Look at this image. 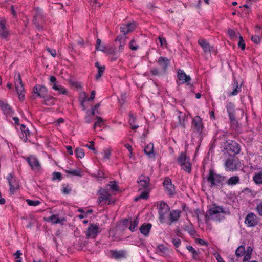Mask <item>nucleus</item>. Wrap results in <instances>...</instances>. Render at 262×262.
I'll use <instances>...</instances> for the list:
<instances>
[{"label": "nucleus", "mask_w": 262, "mask_h": 262, "mask_svg": "<svg viewBox=\"0 0 262 262\" xmlns=\"http://www.w3.org/2000/svg\"><path fill=\"white\" fill-rule=\"evenodd\" d=\"M227 212L224 209L223 206H217L213 204L210 206L209 209L207 211L205 215V224L208 226H210V220L216 222H220L225 218V214Z\"/></svg>", "instance_id": "nucleus-1"}, {"label": "nucleus", "mask_w": 262, "mask_h": 262, "mask_svg": "<svg viewBox=\"0 0 262 262\" xmlns=\"http://www.w3.org/2000/svg\"><path fill=\"white\" fill-rule=\"evenodd\" d=\"M225 178L214 172L213 169H210L207 176V180L210 184L211 187L219 185H222Z\"/></svg>", "instance_id": "nucleus-2"}, {"label": "nucleus", "mask_w": 262, "mask_h": 262, "mask_svg": "<svg viewBox=\"0 0 262 262\" xmlns=\"http://www.w3.org/2000/svg\"><path fill=\"white\" fill-rule=\"evenodd\" d=\"M7 180L10 186V194H13L20 187L19 180L12 173L8 174Z\"/></svg>", "instance_id": "nucleus-3"}, {"label": "nucleus", "mask_w": 262, "mask_h": 262, "mask_svg": "<svg viewBox=\"0 0 262 262\" xmlns=\"http://www.w3.org/2000/svg\"><path fill=\"white\" fill-rule=\"evenodd\" d=\"M157 208L159 220L161 223H164L167 214L170 211V208L166 203L161 201L157 205Z\"/></svg>", "instance_id": "nucleus-4"}, {"label": "nucleus", "mask_w": 262, "mask_h": 262, "mask_svg": "<svg viewBox=\"0 0 262 262\" xmlns=\"http://www.w3.org/2000/svg\"><path fill=\"white\" fill-rule=\"evenodd\" d=\"M14 82L15 85V90L18 95L20 100H23L24 99L25 95L24 88L22 83V79L19 73H16L14 76Z\"/></svg>", "instance_id": "nucleus-5"}, {"label": "nucleus", "mask_w": 262, "mask_h": 262, "mask_svg": "<svg viewBox=\"0 0 262 262\" xmlns=\"http://www.w3.org/2000/svg\"><path fill=\"white\" fill-rule=\"evenodd\" d=\"M48 89L44 85L41 84L35 85L32 90V98L36 99V97L43 98L47 95Z\"/></svg>", "instance_id": "nucleus-6"}, {"label": "nucleus", "mask_w": 262, "mask_h": 262, "mask_svg": "<svg viewBox=\"0 0 262 262\" xmlns=\"http://www.w3.org/2000/svg\"><path fill=\"white\" fill-rule=\"evenodd\" d=\"M50 84L53 90L57 91L59 95L63 94L68 95L69 94V92L67 89L58 83L55 76H51L50 77Z\"/></svg>", "instance_id": "nucleus-7"}, {"label": "nucleus", "mask_w": 262, "mask_h": 262, "mask_svg": "<svg viewBox=\"0 0 262 262\" xmlns=\"http://www.w3.org/2000/svg\"><path fill=\"white\" fill-rule=\"evenodd\" d=\"M101 232L98 224H90L86 231V236L88 238H95L98 234Z\"/></svg>", "instance_id": "nucleus-8"}, {"label": "nucleus", "mask_w": 262, "mask_h": 262, "mask_svg": "<svg viewBox=\"0 0 262 262\" xmlns=\"http://www.w3.org/2000/svg\"><path fill=\"white\" fill-rule=\"evenodd\" d=\"M226 143L228 145L226 146V149L228 152L234 155H237L239 152L241 147L236 142L233 140H229L226 141Z\"/></svg>", "instance_id": "nucleus-9"}, {"label": "nucleus", "mask_w": 262, "mask_h": 262, "mask_svg": "<svg viewBox=\"0 0 262 262\" xmlns=\"http://www.w3.org/2000/svg\"><path fill=\"white\" fill-rule=\"evenodd\" d=\"M26 160L33 171L38 172L40 170L41 165L36 157L31 156L27 157Z\"/></svg>", "instance_id": "nucleus-10"}, {"label": "nucleus", "mask_w": 262, "mask_h": 262, "mask_svg": "<svg viewBox=\"0 0 262 262\" xmlns=\"http://www.w3.org/2000/svg\"><path fill=\"white\" fill-rule=\"evenodd\" d=\"M166 192L169 195H173L176 193L174 186L172 184L169 178H165L163 183Z\"/></svg>", "instance_id": "nucleus-11"}, {"label": "nucleus", "mask_w": 262, "mask_h": 262, "mask_svg": "<svg viewBox=\"0 0 262 262\" xmlns=\"http://www.w3.org/2000/svg\"><path fill=\"white\" fill-rule=\"evenodd\" d=\"M192 128L194 132H196L199 134H201L203 128V125L202 118L199 116H195L193 119Z\"/></svg>", "instance_id": "nucleus-12"}, {"label": "nucleus", "mask_w": 262, "mask_h": 262, "mask_svg": "<svg viewBox=\"0 0 262 262\" xmlns=\"http://www.w3.org/2000/svg\"><path fill=\"white\" fill-rule=\"evenodd\" d=\"M100 196L98 198L99 203L110 204L111 201L110 199L111 194L108 191L105 189H100L99 191Z\"/></svg>", "instance_id": "nucleus-13"}, {"label": "nucleus", "mask_w": 262, "mask_h": 262, "mask_svg": "<svg viewBox=\"0 0 262 262\" xmlns=\"http://www.w3.org/2000/svg\"><path fill=\"white\" fill-rule=\"evenodd\" d=\"M136 27L135 21L130 22L127 24H123L120 26V32L124 36L128 33L133 31Z\"/></svg>", "instance_id": "nucleus-14"}, {"label": "nucleus", "mask_w": 262, "mask_h": 262, "mask_svg": "<svg viewBox=\"0 0 262 262\" xmlns=\"http://www.w3.org/2000/svg\"><path fill=\"white\" fill-rule=\"evenodd\" d=\"M182 211L179 209L172 210L169 211L168 216L167 217L169 223L168 224L170 225L172 223L177 222L180 219Z\"/></svg>", "instance_id": "nucleus-15"}, {"label": "nucleus", "mask_w": 262, "mask_h": 262, "mask_svg": "<svg viewBox=\"0 0 262 262\" xmlns=\"http://www.w3.org/2000/svg\"><path fill=\"white\" fill-rule=\"evenodd\" d=\"M244 222L247 227H254L257 224V216L253 213H249L247 215Z\"/></svg>", "instance_id": "nucleus-16"}, {"label": "nucleus", "mask_w": 262, "mask_h": 262, "mask_svg": "<svg viewBox=\"0 0 262 262\" xmlns=\"http://www.w3.org/2000/svg\"><path fill=\"white\" fill-rule=\"evenodd\" d=\"M177 77L181 81V84L186 83L187 85H190L191 77L189 75H187L183 70H179L178 71Z\"/></svg>", "instance_id": "nucleus-17"}, {"label": "nucleus", "mask_w": 262, "mask_h": 262, "mask_svg": "<svg viewBox=\"0 0 262 262\" xmlns=\"http://www.w3.org/2000/svg\"><path fill=\"white\" fill-rule=\"evenodd\" d=\"M110 252L112 257L116 259L125 258L127 256V251L125 250H111Z\"/></svg>", "instance_id": "nucleus-18"}, {"label": "nucleus", "mask_w": 262, "mask_h": 262, "mask_svg": "<svg viewBox=\"0 0 262 262\" xmlns=\"http://www.w3.org/2000/svg\"><path fill=\"white\" fill-rule=\"evenodd\" d=\"M225 166L227 170L233 171L237 168L236 161L233 157L227 160Z\"/></svg>", "instance_id": "nucleus-19"}, {"label": "nucleus", "mask_w": 262, "mask_h": 262, "mask_svg": "<svg viewBox=\"0 0 262 262\" xmlns=\"http://www.w3.org/2000/svg\"><path fill=\"white\" fill-rule=\"evenodd\" d=\"M34 14L33 21L35 24H37L39 21H41L43 19L42 11L39 8L36 7L34 9Z\"/></svg>", "instance_id": "nucleus-20"}, {"label": "nucleus", "mask_w": 262, "mask_h": 262, "mask_svg": "<svg viewBox=\"0 0 262 262\" xmlns=\"http://www.w3.org/2000/svg\"><path fill=\"white\" fill-rule=\"evenodd\" d=\"M150 179L148 176L141 175L138 178V183L143 189H145L149 186Z\"/></svg>", "instance_id": "nucleus-21"}, {"label": "nucleus", "mask_w": 262, "mask_h": 262, "mask_svg": "<svg viewBox=\"0 0 262 262\" xmlns=\"http://www.w3.org/2000/svg\"><path fill=\"white\" fill-rule=\"evenodd\" d=\"M157 62L162 70L165 72L169 64L170 61L167 57L161 56L159 58Z\"/></svg>", "instance_id": "nucleus-22"}, {"label": "nucleus", "mask_w": 262, "mask_h": 262, "mask_svg": "<svg viewBox=\"0 0 262 262\" xmlns=\"http://www.w3.org/2000/svg\"><path fill=\"white\" fill-rule=\"evenodd\" d=\"M156 253L162 256H166L169 253V249L162 244L157 246L156 249Z\"/></svg>", "instance_id": "nucleus-23"}, {"label": "nucleus", "mask_w": 262, "mask_h": 262, "mask_svg": "<svg viewBox=\"0 0 262 262\" xmlns=\"http://www.w3.org/2000/svg\"><path fill=\"white\" fill-rule=\"evenodd\" d=\"M226 108L231 120H235L234 105L233 103L229 102L226 104Z\"/></svg>", "instance_id": "nucleus-24"}, {"label": "nucleus", "mask_w": 262, "mask_h": 262, "mask_svg": "<svg viewBox=\"0 0 262 262\" xmlns=\"http://www.w3.org/2000/svg\"><path fill=\"white\" fill-rule=\"evenodd\" d=\"M9 35V32L7 30L5 22L4 21H0V37L6 39Z\"/></svg>", "instance_id": "nucleus-25"}, {"label": "nucleus", "mask_w": 262, "mask_h": 262, "mask_svg": "<svg viewBox=\"0 0 262 262\" xmlns=\"http://www.w3.org/2000/svg\"><path fill=\"white\" fill-rule=\"evenodd\" d=\"M186 248L191 253L193 259L196 260L201 259V253L199 250H196L190 245L187 246Z\"/></svg>", "instance_id": "nucleus-26"}, {"label": "nucleus", "mask_w": 262, "mask_h": 262, "mask_svg": "<svg viewBox=\"0 0 262 262\" xmlns=\"http://www.w3.org/2000/svg\"><path fill=\"white\" fill-rule=\"evenodd\" d=\"M151 228V224L150 223L143 224L140 227V231L141 233L145 236L148 237L149 233Z\"/></svg>", "instance_id": "nucleus-27"}, {"label": "nucleus", "mask_w": 262, "mask_h": 262, "mask_svg": "<svg viewBox=\"0 0 262 262\" xmlns=\"http://www.w3.org/2000/svg\"><path fill=\"white\" fill-rule=\"evenodd\" d=\"M144 152L146 155L150 158L155 157V154L154 152V144L152 143H149L144 148Z\"/></svg>", "instance_id": "nucleus-28"}, {"label": "nucleus", "mask_w": 262, "mask_h": 262, "mask_svg": "<svg viewBox=\"0 0 262 262\" xmlns=\"http://www.w3.org/2000/svg\"><path fill=\"white\" fill-rule=\"evenodd\" d=\"M198 43L201 47L204 52H210L211 47L210 45L205 40L200 39L198 40Z\"/></svg>", "instance_id": "nucleus-29"}, {"label": "nucleus", "mask_w": 262, "mask_h": 262, "mask_svg": "<svg viewBox=\"0 0 262 262\" xmlns=\"http://www.w3.org/2000/svg\"><path fill=\"white\" fill-rule=\"evenodd\" d=\"M43 99L42 103L46 105L52 106L55 104L56 98L51 95H47Z\"/></svg>", "instance_id": "nucleus-30"}, {"label": "nucleus", "mask_w": 262, "mask_h": 262, "mask_svg": "<svg viewBox=\"0 0 262 262\" xmlns=\"http://www.w3.org/2000/svg\"><path fill=\"white\" fill-rule=\"evenodd\" d=\"M20 129L21 131V135H20V138L22 140L26 142L28 139L27 137L30 135L29 130L24 124L21 125Z\"/></svg>", "instance_id": "nucleus-31"}, {"label": "nucleus", "mask_w": 262, "mask_h": 262, "mask_svg": "<svg viewBox=\"0 0 262 262\" xmlns=\"http://www.w3.org/2000/svg\"><path fill=\"white\" fill-rule=\"evenodd\" d=\"M190 159L187 157L185 153L182 152L178 158V162L181 165H183L188 162Z\"/></svg>", "instance_id": "nucleus-32"}, {"label": "nucleus", "mask_w": 262, "mask_h": 262, "mask_svg": "<svg viewBox=\"0 0 262 262\" xmlns=\"http://www.w3.org/2000/svg\"><path fill=\"white\" fill-rule=\"evenodd\" d=\"M136 116L132 113L129 114V123L130 125L132 126V129L134 130L136 129L139 127V125H136Z\"/></svg>", "instance_id": "nucleus-33"}, {"label": "nucleus", "mask_w": 262, "mask_h": 262, "mask_svg": "<svg viewBox=\"0 0 262 262\" xmlns=\"http://www.w3.org/2000/svg\"><path fill=\"white\" fill-rule=\"evenodd\" d=\"M95 67L98 68V74L96 76V80H98L103 75L104 70L105 67L104 66H100L99 63L98 62H96L95 64Z\"/></svg>", "instance_id": "nucleus-34"}, {"label": "nucleus", "mask_w": 262, "mask_h": 262, "mask_svg": "<svg viewBox=\"0 0 262 262\" xmlns=\"http://www.w3.org/2000/svg\"><path fill=\"white\" fill-rule=\"evenodd\" d=\"M233 90L231 92L230 96L236 95L241 91V86H239L238 82L237 81H234L232 84Z\"/></svg>", "instance_id": "nucleus-35"}, {"label": "nucleus", "mask_w": 262, "mask_h": 262, "mask_svg": "<svg viewBox=\"0 0 262 262\" xmlns=\"http://www.w3.org/2000/svg\"><path fill=\"white\" fill-rule=\"evenodd\" d=\"M0 107L5 114H9L11 111L10 106L6 102L1 100Z\"/></svg>", "instance_id": "nucleus-36"}, {"label": "nucleus", "mask_w": 262, "mask_h": 262, "mask_svg": "<svg viewBox=\"0 0 262 262\" xmlns=\"http://www.w3.org/2000/svg\"><path fill=\"white\" fill-rule=\"evenodd\" d=\"M253 180L256 184H262V171L255 173Z\"/></svg>", "instance_id": "nucleus-37"}, {"label": "nucleus", "mask_w": 262, "mask_h": 262, "mask_svg": "<svg viewBox=\"0 0 262 262\" xmlns=\"http://www.w3.org/2000/svg\"><path fill=\"white\" fill-rule=\"evenodd\" d=\"M239 182V178L238 176H233L230 178L227 183L229 185H233L238 184Z\"/></svg>", "instance_id": "nucleus-38"}, {"label": "nucleus", "mask_w": 262, "mask_h": 262, "mask_svg": "<svg viewBox=\"0 0 262 262\" xmlns=\"http://www.w3.org/2000/svg\"><path fill=\"white\" fill-rule=\"evenodd\" d=\"M138 223H139V219H138V217H136L133 221L130 222L129 229L132 232H134L137 229V227L138 225Z\"/></svg>", "instance_id": "nucleus-39"}, {"label": "nucleus", "mask_w": 262, "mask_h": 262, "mask_svg": "<svg viewBox=\"0 0 262 262\" xmlns=\"http://www.w3.org/2000/svg\"><path fill=\"white\" fill-rule=\"evenodd\" d=\"M245 246H244L243 245H241L236 250L235 254L237 257H241L242 256H243L245 254Z\"/></svg>", "instance_id": "nucleus-40"}, {"label": "nucleus", "mask_w": 262, "mask_h": 262, "mask_svg": "<svg viewBox=\"0 0 262 262\" xmlns=\"http://www.w3.org/2000/svg\"><path fill=\"white\" fill-rule=\"evenodd\" d=\"M96 49L98 51H101L103 52L105 50V46L101 44V41L99 38L97 39Z\"/></svg>", "instance_id": "nucleus-41"}, {"label": "nucleus", "mask_w": 262, "mask_h": 262, "mask_svg": "<svg viewBox=\"0 0 262 262\" xmlns=\"http://www.w3.org/2000/svg\"><path fill=\"white\" fill-rule=\"evenodd\" d=\"M76 156L78 158H82L84 157L85 154L83 149L80 148H77L75 150Z\"/></svg>", "instance_id": "nucleus-42"}, {"label": "nucleus", "mask_w": 262, "mask_h": 262, "mask_svg": "<svg viewBox=\"0 0 262 262\" xmlns=\"http://www.w3.org/2000/svg\"><path fill=\"white\" fill-rule=\"evenodd\" d=\"M66 173L69 174H71L72 176H81V171L78 169H73L66 170Z\"/></svg>", "instance_id": "nucleus-43"}, {"label": "nucleus", "mask_w": 262, "mask_h": 262, "mask_svg": "<svg viewBox=\"0 0 262 262\" xmlns=\"http://www.w3.org/2000/svg\"><path fill=\"white\" fill-rule=\"evenodd\" d=\"M228 34L231 39L236 38L238 37L239 33L232 29H229L228 31Z\"/></svg>", "instance_id": "nucleus-44"}, {"label": "nucleus", "mask_w": 262, "mask_h": 262, "mask_svg": "<svg viewBox=\"0 0 262 262\" xmlns=\"http://www.w3.org/2000/svg\"><path fill=\"white\" fill-rule=\"evenodd\" d=\"M96 118L97 119V121L95 123V124L94 125L93 128L94 129H95L96 127L97 126H100V127L102 126V125L103 124V122H104V121H103V119L102 118V117L97 116Z\"/></svg>", "instance_id": "nucleus-45"}, {"label": "nucleus", "mask_w": 262, "mask_h": 262, "mask_svg": "<svg viewBox=\"0 0 262 262\" xmlns=\"http://www.w3.org/2000/svg\"><path fill=\"white\" fill-rule=\"evenodd\" d=\"M26 201L28 205L32 206H36L40 204V202L38 200H31L27 199Z\"/></svg>", "instance_id": "nucleus-46"}, {"label": "nucleus", "mask_w": 262, "mask_h": 262, "mask_svg": "<svg viewBox=\"0 0 262 262\" xmlns=\"http://www.w3.org/2000/svg\"><path fill=\"white\" fill-rule=\"evenodd\" d=\"M181 166L182 168L186 172L190 173L191 171V167L190 162H188Z\"/></svg>", "instance_id": "nucleus-47"}, {"label": "nucleus", "mask_w": 262, "mask_h": 262, "mask_svg": "<svg viewBox=\"0 0 262 262\" xmlns=\"http://www.w3.org/2000/svg\"><path fill=\"white\" fill-rule=\"evenodd\" d=\"M48 221L52 222L53 224H57L60 222L59 219L56 215H52L48 219Z\"/></svg>", "instance_id": "nucleus-48"}, {"label": "nucleus", "mask_w": 262, "mask_h": 262, "mask_svg": "<svg viewBox=\"0 0 262 262\" xmlns=\"http://www.w3.org/2000/svg\"><path fill=\"white\" fill-rule=\"evenodd\" d=\"M22 255L21 251L19 250H18L13 255L15 256L16 259L15 262H23L20 256Z\"/></svg>", "instance_id": "nucleus-49"}, {"label": "nucleus", "mask_w": 262, "mask_h": 262, "mask_svg": "<svg viewBox=\"0 0 262 262\" xmlns=\"http://www.w3.org/2000/svg\"><path fill=\"white\" fill-rule=\"evenodd\" d=\"M107 185L110 187L113 191H117L118 190V186H117L116 181H110L109 184Z\"/></svg>", "instance_id": "nucleus-50"}, {"label": "nucleus", "mask_w": 262, "mask_h": 262, "mask_svg": "<svg viewBox=\"0 0 262 262\" xmlns=\"http://www.w3.org/2000/svg\"><path fill=\"white\" fill-rule=\"evenodd\" d=\"M178 118L179 119V124L184 126V116L181 113H180L179 115L178 116Z\"/></svg>", "instance_id": "nucleus-51"}, {"label": "nucleus", "mask_w": 262, "mask_h": 262, "mask_svg": "<svg viewBox=\"0 0 262 262\" xmlns=\"http://www.w3.org/2000/svg\"><path fill=\"white\" fill-rule=\"evenodd\" d=\"M129 47L132 50H136L138 48V46L136 44L134 39L130 41L129 44Z\"/></svg>", "instance_id": "nucleus-52"}, {"label": "nucleus", "mask_w": 262, "mask_h": 262, "mask_svg": "<svg viewBox=\"0 0 262 262\" xmlns=\"http://www.w3.org/2000/svg\"><path fill=\"white\" fill-rule=\"evenodd\" d=\"M238 38L239 39V41L238 43V47L241 48L242 50H244L245 49V44L244 43V41L242 36L239 35Z\"/></svg>", "instance_id": "nucleus-53"}, {"label": "nucleus", "mask_w": 262, "mask_h": 262, "mask_svg": "<svg viewBox=\"0 0 262 262\" xmlns=\"http://www.w3.org/2000/svg\"><path fill=\"white\" fill-rule=\"evenodd\" d=\"M251 40L255 43H259L261 40V38L259 35H252L251 37Z\"/></svg>", "instance_id": "nucleus-54"}, {"label": "nucleus", "mask_w": 262, "mask_h": 262, "mask_svg": "<svg viewBox=\"0 0 262 262\" xmlns=\"http://www.w3.org/2000/svg\"><path fill=\"white\" fill-rule=\"evenodd\" d=\"M52 176H53V179L54 180H61L62 175H61V173H60V172H54L53 173Z\"/></svg>", "instance_id": "nucleus-55"}, {"label": "nucleus", "mask_w": 262, "mask_h": 262, "mask_svg": "<svg viewBox=\"0 0 262 262\" xmlns=\"http://www.w3.org/2000/svg\"><path fill=\"white\" fill-rule=\"evenodd\" d=\"M148 198V193L145 192H143L140 194V195L139 196L135 198V201H137L140 199H147Z\"/></svg>", "instance_id": "nucleus-56"}, {"label": "nucleus", "mask_w": 262, "mask_h": 262, "mask_svg": "<svg viewBox=\"0 0 262 262\" xmlns=\"http://www.w3.org/2000/svg\"><path fill=\"white\" fill-rule=\"evenodd\" d=\"M103 158L105 159H109L111 156V150L108 148H106L103 150Z\"/></svg>", "instance_id": "nucleus-57"}, {"label": "nucleus", "mask_w": 262, "mask_h": 262, "mask_svg": "<svg viewBox=\"0 0 262 262\" xmlns=\"http://www.w3.org/2000/svg\"><path fill=\"white\" fill-rule=\"evenodd\" d=\"M71 191V188L68 185H63L62 192L64 194H69Z\"/></svg>", "instance_id": "nucleus-58"}, {"label": "nucleus", "mask_w": 262, "mask_h": 262, "mask_svg": "<svg viewBox=\"0 0 262 262\" xmlns=\"http://www.w3.org/2000/svg\"><path fill=\"white\" fill-rule=\"evenodd\" d=\"M90 144L89 145V144H86L85 145V147H88L89 149L91 150H93L95 153L96 152V149L94 148V144H95V142L94 141H91L90 142Z\"/></svg>", "instance_id": "nucleus-59"}, {"label": "nucleus", "mask_w": 262, "mask_h": 262, "mask_svg": "<svg viewBox=\"0 0 262 262\" xmlns=\"http://www.w3.org/2000/svg\"><path fill=\"white\" fill-rule=\"evenodd\" d=\"M172 243L176 247H178L180 245L181 241L179 238H173L172 239Z\"/></svg>", "instance_id": "nucleus-60"}, {"label": "nucleus", "mask_w": 262, "mask_h": 262, "mask_svg": "<svg viewBox=\"0 0 262 262\" xmlns=\"http://www.w3.org/2000/svg\"><path fill=\"white\" fill-rule=\"evenodd\" d=\"M126 39V37L125 36H121L119 35L116 38L115 40V41H119L120 43H121V41L125 42Z\"/></svg>", "instance_id": "nucleus-61"}, {"label": "nucleus", "mask_w": 262, "mask_h": 262, "mask_svg": "<svg viewBox=\"0 0 262 262\" xmlns=\"http://www.w3.org/2000/svg\"><path fill=\"white\" fill-rule=\"evenodd\" d=\"M150 72L154 76H158L160 75V72L157 68L151 69Z\"/></svg>", "instance_id": "nucleus-62"}, {"label": "nucleus", "mask_w": 262, "mask_h": 262, "mask_svg": "<svg viewBox=\"0 0 262 262\" xmlns=\"http://www.w3.org/2000/svg\"><path fill=\"white\" fill-rule=\"evenodd\" d=\"M256 209L258 214L262 216V202H260L257 205Z\"/></svg>", "instance_id": "nucleus-63"}, {"label": "nucleus", "mask_w": 262, "mask_h": 262, "mask_svg": "<svg viewBox=\"0 0 262 262\" xmlns=\"http://www.w3.org/2000/svg\"><path fill=\"white\" fill-rule=\"evenodd\" d=\"M255 32L262 37V26H256L255 28Z\"/></svg>", "instance_id": "nucleus-64"}]
</instances>
